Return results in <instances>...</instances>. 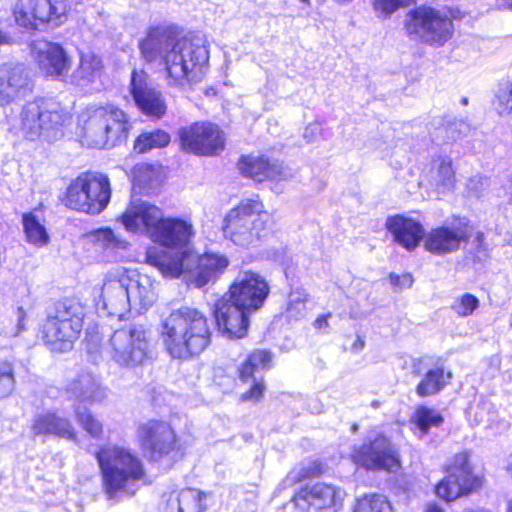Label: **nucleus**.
Listing matches in <instances>:
<instances>
[{"label":"nucleus","mask_w":512,"mask_h":512,"mask_svg":"<svg viewBox=\"0 0 512 512\" xmlns=\"http://www.w3.org/2000/svg\"><path fill=\"white\" fill-rule=\"evenodd\" d=\"M142 57L147 62L164 65L170 86L184 88L197 83L209 60L207 41L201 36L179 38L167 26L151 27L139 44Z\"/></svg>","instance_id":"nucleus-1"},{"label":"nucleus","mask_w":512,"mask_h":512,"mask_svg":"<svg viewBox=\"0 0 512 512\" xmlns=\"http://www.w3.org/2000/svg\"><path fill=\"white\" fill-rule=\"evenodd\" d=\"M270 292L266 279L257 272L240 271L222 297L213 305L219 331L230 339L247 334L249 316L260 309Z\"/></svg>","instance_id":"nucleus-2"},{"label":"nucleus","mask_w":512,"mask_h":512,"mask_svg":"<svg viewBox=\"0 0 512 512\" xmlns=\"http://www.w3.org/2000/svg\"><path fill=\"white\" fill-rule=\"evenodd\" d=\"M126 230L145 234L152 242L169 249L162 252L173 258L189 257L195 235L190 221L178 217H163L161 209L146 202L132 203L122 215ZM161 251V249H159Z\"/></svg>","instance_id":"nucleus-3"},{"label":"nucleus","mask_w":512,"mask_h":512,"mask_svg":"<svg viewBox=\"0 0 512 512\" xmlns=\"http://www.w3.org/2000/svg\"><path fill=\"white\" fill-rule=\"evenodd\" d=\"M95 457L101 472L102 489L108 500L118 501L133 496L145 484L144 464L132 449L107 445L101 447Z\"/></svg>","instance_id":"nucleus-4"},{"label":"nucleus","mask_w":512,"mask_h":512,"mask_svg":"<svg viewBox=\"0 0 512 512\" xmlns=\"http://www.w3.org/2000/svg\"><path fill=\"white\" fill-rule=\"evenodd\" d=\"M210 335L206 316L192 307L171 311L161 323L163 345L175 359L185 360L199 355L209 345Z\"/></svg>","instance_id":"nucleus-5"},{"label":"nucleus","mask_w":512,"mask_h":512,"mask_svg":"<svg viewBox=\"0 0 512 512\" xmlns=\"http://www.w3.org/2000/svg\"><path fill=\"white\" fill-rule=\"evenodd\" d=\"M146 262L167 278H177L183 274L187 284L197 288L216 281L229 265L228 258L222 254L205 253L198 256L191 250L189 259L188 256L178 259L155 246L147 248Z\"/></svg>","instance_id":"nucleus-6"},{"label":"nucleus","mask_w":512,"mask_h":512,"mask_svg":"<svg viewBox=\"0 0 512 512\" xmlns=\"http://www.w3.org/2000/svg\"><path fill=\"white\" fill-rule=\"evenodd\" d=\"M126 113L115 105L88 106L78 116L77 134L88 147L109 148L127 138Z\"/></svg>","instance_id":"nucleus-7"},{"label":"nucleus","mask_w":512,"mask_h":512,"mask_svg":"<svg viewBox=\"0 0 512 512\" xmlns=\"http://www.w3.org/2000/svg\"><path fill=\"white\" fill-rule=\"evenodd\" d=\"M70 118L59 102L38 98L23 105L17 127L28 140L53 142L62 136V129Z\"/></svg>","instance_id":"nucleus-8"},{"label":"nucleus","mask_w":512,"mask_h":512,"mask_svg":"<svg viewBox=\"0 0 512 512\" xmlns=\"http://www.w3.org/2000/svg\"><path fill=\"white\" fill-rule=\"evenodd\" d=\"M269 218L258 197L243 199L225 215L223 234L236 245H253L264 236Z\"/></svg>","instance_id":"nucleus-9"},{"label":"nucleus","mask_w":512,"mask_h":512,"mask_svg":"<svg viewBox=\"0 0 512 512\" xmlns=\"http://www.w3.org/2000/svg\"><path fill=\"white\" fill-rule=\"evenodd\" d=\"M84 307L75 300L58 302L42 326V338L51 350L66 351L83 326Z\"/></svg>","instance_id":"nucleus-10"},{"label":"nucleus","mask_w":512,"mask_h":512,"mask_svg":"<svg viewBox=\"0 0 512 512\" xmlns=\"http://www.w3.org/2000/svg\"><path fill=\"white\" fill-rule=\"evenodd\" d=\"M404 29L411 40L441 47L452 38L454 25L445 12L422 5L407 12Z\"/></svg>","instance_id":"nucleus-11"},{"label":"nucleus","mask_w":512,"mask_h":512,"mask_svg":"<svg viewBox=\"0 0 512 512\" xmlns=\"http://www.w3.org/2000/svg\"><path fill=\"white\" fill-rule=\"evenodd\" d=\"M111 198L110 182L98 172H83L68 186L64 203L67 207L87 214H99Z\"/></svg>","instance_id":"nucleus-12"},{"label":"nucleus","mask_w":512,"mask_h":512,"mask_svg":"<svg viewBox=\"0 0 512 512\" xmlns=\"http://www.w3.org/2000/svg\"><path fill=\"white\" fill-rule=\"evenodd\" d=\"M67 0H17L13 15L16 23L26 29L46 30L66 21Z\"/></svg>","instance_id":"nucleus-13"},{"label":"nucleus","mask_w":512,"mask_h":512,"mask_svg":"<svg viewBox=\"0 0 512 512\" xmlns=\"http://www.w3.org/2000/svg\"><path fill=\"white\" fill-rule=\"evenodd\" d=\"M111 357L120 365L136 366L148 356L149 342L142 326L116 330L110 339Z\"/></svg>","instance_id":"nucleus-14"},{"label":"nucleus","mask_w":512,"mask_h":512,"mask_svg":"<svg viewBox=\"0 0 512 512\" xmlns=\"http://www.w3.org/2000/svg\"><path fill=\"white\" fill-rule=\"evenodd\" d=\"M178 136L183 150L198 155H217L225 147L224 132L210 122H196L182 127Z\"/></svg>","instance_id":"nucleus-15"},{"label":"nucleus","mask_w":512,"mask_h":512,"mask_svg":"<svg viewBox=\"0 0 512 512\" xmlns=\"http://www.w3.org/2000/svg\"><path fill=\"white\" fill-rule=\"evenodd\" d=\"M481 485L482 478L472 473L468 455L461 453L454 457L447 477L436 486V493L446 501H453L477 490Z\"/></svg>","instance_id":"nucleus-16"},{"label":"nucleus","mask_w":512,"mask_h":512,"mask_svg":"<svg viewBox=\"0 0 512 512\" xmlns=\"http://www.w3.org/2000/svg\"><path fill=\"white\" fill-rule=\"evenodd\" d=\"M127 282L126 271L105 277L96 301V307L101 314L122 319L132 309Z\"/></svg>","instance_id":"nucleus-17"},{"label":"nucleus","mask_w":512,"mask_h":512,"mask_svg":"<svg viewBox=\"0 0 512 512\" xmlns=\"http://www.w3.org/2000/svg\"><path fill=\"white\" fill-rule=\"evenodd\" d=\"M31 56L40 73L54 80H65L72 67V59L66 50L60 44L44 39L32 42Z\"/></svg>","instance_id":"nucleus-18"},{"label":"nucleus","mask_w":512,"mask_h":512,"mask_svg":"<svg viewBox=\"0 0 512 512\" xmlns=\"http://www.w3.org/2000/svg\"><path fill=\"white\" fill-rule=\"evenodd\" d=\"M471 230L466 218L431 229L424 234V247L435 255H445L460 249L462 243L468 242Z\"/></svg>","instance_id":"nucleus-19"},{"label":"nucleus","mask_w":512,"mask_h":512,"mask_svg":"<svg viewBox=\"0 0 512 512\" xmlns=\"http://www.w3.org/2000/svg\"><path fill=\"white\" fill-rule=\"evenodd\" d=\"M353 459L355 463L371 470L391 472L399 467V457L395 447L381 435L355 449Z\"/></svg>","instance_id":"nucleus-20"},{"label":"nucleus","mask_w":512,"mask_h":512,"mask_svg":"<svg viewBox=\"0 0 512 512\" xmlns=\"http://www.w3.org/2000/svg\"><path fill=\"white\" fill-rule=\"evenodd\" d=\"M345 492L335 486L316 483L301 489L294 497L293 503L302 510L312 506L319 512H339Z\"/></svg>","instance_id":"nucleus-21"},{"label":"nucleus","mask_w":512,"mask_h":512,"mask_svg":"<svg viewBox=\"0 0 512 512\" xmlns=\"http://www.w3.org/2000/svg\"><path fill=\"white\" fill-rule=\"evenodd\" d=\"M130 93L139 110L147 116L160 118L166 112L162 93L149 81L143 70H134L131 76Z\"/></svg>","instance_id":"nucleus-22"},{"label":"nucleus","mask_w":512,"mask_h":512,"mask_svg":"<svg viewBox=\"0 0 512 512\" xmlns=\"http://www.w3.org/2000/svg\"><path fill=\"white\" fill-rule=\"evenodd\" d=\"M138 438L143 449L157 460L168 455L175 447V434L164 422L150 421L138 429Z\"/></svg>","instance_id":"nucleus-23"},{"label":"nucleus","mask_w":512,"mask_h":512,"mask_svg":"<svg viewBox=\"0 0 512 512\" xmlns=\"http://www.w3.org/2000/svg\"><path fill=\"white\" fill-rule=\"evenodd\" d=\"M239 169L245 176L257 181H285L292 178L290 169L278 163H270L268 159L258 156H246L239 162Z\"/></svg>","instance_id":"nucleus-24"},{"label":"nucleus","mask_w":512,"mask_h":512,"mask_svg":"<svg viewBox=\"0 0 512 512\" xmlns=\"http://www.w3.org/2000/svg\"><path fill=\"white\" fill-rule=\"evenodd\" d=\"M272 362V355L266 350H257L249 355L240 368V379L246 383H252L249 391L242 395L243 400L258 401L262 395L264 386L255 376L263 370L269 369Z\"/></svg>","instance_id":"nucleus-25"},{"label":"nucleus","mask_w":512,"mask_h":512,"mask_svg":"<svg viewBox=\"0 0 512 512\" xmlns=\"http://www.w3.org/2000/svg\"><path fill=\"white\" fill-rule=\"evenodd\" d=\"M86 242L90 249L102 260L107 262L117 261L120 250H125L128 242L116 235L108 227L99 228L86 235Z\"/></svg>","instance_id":"nucleus-26"},{"label":"nucleus","mask_w":512,"mask_h":512,"mask_svg":"<svg viewBox=\"0 0 512 512\" xmlns=\"http://www.w3.org/2000/svg\"><path fill=\"white\" fill-rule=\"evenodd\" d=\"M385 226L395 242L407 250H414L424 237L421 223L403 215L388 217Z\"/></svg>","instance_id":"nucleus-27"},{"label":"nucleus","mask_w":512,"mask_h":512,"mask_svg":"<svg viewBox=\"0 0 512 512\" xmlns=\"http://www.w3.org/2000/svg\"><path fill=\"white\" fill-rule=\"evenodd\" d=\"M28 71L23 64L0 66V104L13 101L28 83Z\"/></svg>","instance_id":"nucleus-28"},{"label":"nucleus","mask_w":512,"mask_h":512,"mask_svg":"<svg viewBox=\"0 0 512 512\" xmlns=\"http://www.w3.org/2000/svg\"><path fill=\"white\" fill-rule=\"evenodd\" d=\"M35 436H56L64 439H74L75 430L71 422L57 412L45 411L35 416L32 424Z\"/></svg>","instance_id":"nucleus-29"},{"label":"nucleus","mask_w":512,"mask_h":512,"mask_svg":"<svg viewBox=\"0 0 512 512\" xmlns=\"http://www.w3.org/2000/svg\"><path fill=\"white\" fill-rule=\"evenodd\" d=\"M68 392L81 404L102 403L107 397L106 388L102 387L97 377L91 373H81L68 385Z\"/></svg>","instance_id":"nucleus-30"},{"label":"nucleus","mask_w":512,"mask_h":512,"mask_svg":"<svg viewBox=\"0 0 512 512\" xmlns=\"http://www.w3.org/2000/svg\"><path fill=\"white\" fill-rule=\"evenodd\" d=\"M127 281L132 309L140 313L142 310L152 306L156 301L155 287L152 279L147 275L132 271L127 272Z\"/></svg>","instance_id":"nucleus-31"},{"label":"nucleus","mask_w":512,"mask_h":512,"mask_svg":"<svg viewBox=\"0 0 512 512\" xmlns=\"http://www.w3.org/2000/svg\"><path fill=\"white\" fill-rule=\"evenodd\" d=\"M25 240L30 245L42 248L50 243V235L45 227L44 219L37 210L22 215Z\"/></svg>","instance_id":"nucleus-32"},{"label":"nucleus","mask_w":512,"mask_h":512,"mask_svg":"<svg viewBox=\"0 0 512 512\" xmlns=\"http://www.w3.org/2000/svg\"><path fill=\"white\" fill-rule=\"evenodd\" d=\"M430 181L441 193L454 188L455 173L452 161L447 156H438L433 159L430 170Z\"/></svg>","instance_id":"nucleus-33"},{"label":"nucleus","mask_w":512,"mask_h":512,"mask_svg":"<svg viewBox=\"0 0 512 512\" xmlns=\"http://www.w3.org/2000/svg\"><path fill=\"white\" fill-rule=\"evenodd\" d=\"M444 419L435 409L426 406H419L411 417V425L414 434L419 438H424L432 428L442 425Z\"/></svg>","instance_id":"nucleus-34"},{"label":"nucleus","mask_w":512,"mask_h":512,"mask_svg":"<svg viewBox=\"0 0 512 512\" xmlns=\"http://www.w3.org/2000/svg\"><path fill=\"white\" fill-rule=\"evenodd\" d=\"M204 494L193 488L182 489L175 499H169L168 506L177 512H201L203 510Z\"/></svg>","instance_id":"nucleus-35"},{"label":"nucleus","mask_w":512,"mask_h":512,"mask_svg":"<svg viewBox=\"0 0 512 512\" xmlns=\"http://www.w3.org/2000/svg\"><path fill=\"white\" fill-rule=\"evenodd\" d=\"M100 69L101 60L99 57L92 53L82 54L80 64L72 75L73 82L78 85L90 83L99 74Z\"/></svg>","instance_id":"nucleus-36"},{"label":"nucleus","mask_w":512,"mask_h":512,"mask_svg":"<svg viewBox=\"0 0 512 512\" xmlns=\"http://www.w3.org/2000/svg\"><path fill=\"white\" fill-rule=\"evenodd\" d=\"M444 371L441 368L429 370L420 381L416 392L421 397L431 396L438 393L446 385Z\"/></svg>","instance_id":"nucleus-37"},{"label":"nucleus","mask_w":512,"mask_h":512,"mask_svg":"<svg viewBox=\"0 0 512 512\" xmlns=\"http://www.w3.org/2000/svg\"><path fill=\"white\" fill-rule=\"evenodd\" d=\"M170 142V136L163 130L145 132L138 136L134 143V149L139 153H145L153 148H161Z\"/></svg>","instance_id":"nucleus-38"},{"label":"nucleus","mask_w":512,"mask_h":512,"mask_svg":"<svg viewBox=\"0 0 512 512\" xmlns=\"http://www.w3.org/2000/svg\"><path fill=\"white\" fill-rule=\"evenodd\" d=\"M353 512H393V509L385 496L369 494L357 500Z\"/></svg>","instance_id":"nucleus-39"},{"label":"nucleus","mask_w":512,"mask_h":512,"mask_svg":"<svg viewBox=\"0 0 512 512\" xmlns=\"http://www.w3.org/2000/svg\"><path fill=\"white\" fill-rule=\"evenodd\" d=\"M77 421L81 427L92 437L99 438L103 432L102 423L94 417L85 407L77 405L75 407Z\"/></svg>","instance_id":"nucleus-40"},{"label":"nucleus","mask_w":512,"mask_h":512,"mask_svg":"<svg viewBox=\"0 0 512 512\" xmlns=\"http://www.w3.org/2000/svg\"><path fill=\"white\" fill-rule=\"evenodd\" d=\"M494 105L501 115L512 113V81L499 85Z\"/></svg>","instance_id":"nucleus-41"},{"label":"nucleus","mask_w":512,"mask_h":512,"mask_svg":"<svg viewBox=\"0 0 512 512\" xmlns=\"http://www.w3.org/2000/svg\"><path fill=\"white\" fill-rule=\"evenodd\" d=\"M414 0H374L373 9L378 17L387 18L400 7L413 3Z\"/></svg>","instance_id":"nucleus-42"},{"label":"nucleus","mask_w":512,"mask_h":512,"mask_svg":"<svg viewBox=\"0 0 512 512\" xmlns=\"http://www.w3.org/2000/svg\"><path fill=\"white\" fill-rule=\"evenodd\" d=\"M478 305L479 300L474 295L466 293L454 301L452 309L459 316H468L474 312Z\"/></svg>","instance_id":"nucleus-43"},{"label":"nucleus","mask_w":512,"mask_h":512,"mask_svg":"<svg viewBox=\"0 0 512 512\" xmlns=\"http://www.w3.org/2000/svg\"><path fill=\"white\" fill-rule=\"evenodd\" d=\"M14 389V377L8 362L0 363V398L7 397Z\"/></svg>","instance_id":"nucleus-44"},{"label":"nucleus","mask_w":512,"mask_h":512,"mask_svg":"<svg viewBox=\"0 0 512 512\" xmlns=\"http://www.w3.org/2000/svg\"><path fill=\"white\" fill-rule=\"evenodd\" d=\"M287 311L291 316H300L305 311V300L299 292H293L289 296Z\"/></svg>","instance_id":"nucleus-45"},{"label":"nucleus","mask_w":512,"mask_h":512,"mask_svg":"<svg viewBox=\"0 0 512 512\" xmlns=\"http://www.w3.org/2000/svg\"><path fill=\"white\" fill-rule=\"evenodd\" d=\"M322 125L319 122H313L306 126L303 137L308 143L317 141L322 135Z\"/></svg>","instance_id":"nucleus-46"},{"label":"nucleus","mask_w":512,"mask_h":512,"mask_svg":"<svg viewBox=\"0 0 512 512\" xmlns=\"http://www.w3.org/2000/svg\"><path fill=\"white\" fill-rule=\"evenodd\" d=\"M484 178L480 175L471 177L466 186L468 192L473 196H479L481 188L484 186Z\"/></svg>","instance_id":"nucleus-47"},{"label":"nucleus","mask_w":512,"mask_h":512,"mask_svg":"<svg viewBox=\"0 0 512 512\" xmlns=\"http://www.w3.org/2000/svg\"><path fill=\"white\" fill-rule=\"evenodd\" d=\"M15 317L17 321L16 335L26 329V312L22 307H18L15 311Z\"/></svg>","instance_id":"nucleus-48"},{"label":"nucleus","mask_w":512,"mask_h":512,"mask_svg":"<svg viewBox=\"0 0 512 512\" xmlns=\"http://www.w3.org/2000/svg\"><path fill=\"white\" fill-rule=\"evenodd\" d=\"M330 317V314H323L316 318L314 322V326L318 330H326L329 326L328 318Z\"/></svg>","instance_id":"nucleus-49"},{"label":"nucleus","mask_w":512,"mask_h":512,"mask_svg":"<svg viewBox=\"0 0 512 512\" xmlns=\"http://www.w3.org/2000/svg\"><path fill=\"white\" fill-rule=\"evenodd\" d=\"M458 126L464 127L465 130L468 128L467 125L463 122H454V123L450 124L449 125L450 135L448 136V139L455 140L458 137V135L456 134V129L458 128Z\"/></svg>","instance_id":"nucleus-50"},{"label":"nucleus","mask_w":512,"mask_h":512,"mask_svg":"<svg viewBox=\"0 0 512 512\" xmlns=\"http://www.w3.org/2000/svg\"><path fill=\"white\" fill-rule=\"evenodd\" d=\"M255 506L252 502L246 501L245 503L239 505L238 509L235 512H254Z\"/></svg>","instance_id":"nucleus-51"},{"label":"nucleus","mask_w":512,"mask_h":512,"mask_svg":"<svg viewBox=\"0 0 512 512\" xmlns=\"http://www.w3.org/2000/svg\"><path fill=\"white\" fill-rule=\"evenodd\" d=\"M506 472L508 475L512 478V453L508 455L506 459V466H505Z\"/></svg>","instance_id":"nucleus-52"},{"label":"nucleus","mask_w":512,"mask_h":512,"mask_svg":"<svg viewBox=\"0 0 512 512\" xmlns=\"http://www.w3.org/2000/svg\"><path fill=\"white\" fill-rule=\"evenodd\" d=\"M10 43V37L7 33L0 30V45L2 44H9Z\"/></svg>","instance_id":"nucleus-53"},{"label":"nucleus","mask_w":512,"mask_h":512,"mask_svg":"<svg viewBox=\"0 0 512 512\" xmlns=\"http://www.w3.org/2000/svg\"><path fill=\"white\" fill-rule=\"evenodd\" d=\"M364 347V341L361 339V337H358L355 343L353 344V349L358 351L363 349Z\"/></svg>","instance_id":"nucleus-54"},{"label":"nucleus","mask_w":512,"mask_h":512,"mask_svg":"<svg viewBox=\"0 0 512 512\" xmlns=\"http://www.w3.org/2000/svg\"><path fill=\"white\" fill-rule=\"evenodd\" d=\"M426 512H444L443 509L436 504H430L426 508Z\"/></svg>","instance_id":"nucleus-55"},{"label":"nucleus","mask_w":512,"mask_h":512,"mask_svg":"<svg viewBox=\"0 0 512 512\" xmlns=\"http://www.w3.org/2000/svg\"><path fill=\"white\" fill-rule=\"evenodd\" d=\"M501 6L512 9V0H499Z\"/></svg>","instance_id":"nucleus-56"},{"label":"nucleus","mask_w":512,"mask_h":512,"mask_svg":"<svg viewBox=\"0 0 512 512\" xmlns=\"http://www.w3.org/2000/svg\"><path fill=\"white\" fill-rule=\"evenodd\" d=\"M338 5H347L351 3L353 0H333Z\"/></svg>","instance_id":"nucleus-57"},{"label":"nucleus","mask_w":512,"mask_h":512,"mask_svg":"<svg viewBox=\"0 0 512 512\" xmlns=\"http://www.w3.org/2000/svg\"><path fill=\"white\" fill-rule=\"evenodd\" d=\"M404 280L405 282L407 283L408 286H410L412 284V279L409 275L407 276H404Z\"/></svg>","instance_id":"nucleus-58"},{"label":"nucleus","mask_w":512,"mask_h":512,"mask_svg":"<svg viewBox=\"0 0 512 512\" xmlns=\"http://www.w3.org/2000/svg\"><path fill=\"white\" fill-rule=\"evenodd\" d=\"M467 512H488V511L481 509V508H477V509H469V510H467Z\"/></svg>","instance_id":"nucleus-59"},{"label":"nucleus","mask_w":512,"mask_h":512,"mask_svg":"<svg viewBox=\"0 0 512 512\" xmlns=\"http://www.w3.org/2000/svg\"><path fill=\"white\" fill-rule=\"evenodd\" d=\"M507 512H512V499L508 503Z\"/></svg>","instance_id":"nucleus-60"},{"label":"nucleus","mask_w":512,"mask_h":512,"mask_svg":"<svg viewBox=\"0 0 512 512\" xmlns=\"http://www.w3.org/2000/svg\"><path fill=\"white\" fill-rule=\"evenodd\" d=\"M396 279L398 280L399 278L398 277H393V276L391 277V280H392L393 284H395V285L397 284L396 281H395Z\"/></svg>","instance_id":"nucleus-61"},{"label":"nucleus","mask_w":512,"mask_h":512,"mask_svg":"<svg viewBox=\"0 0 512 512\" xmlns=\"http://www.w3.org/2000/svg\"><path fill=\"white\" fill-rule=\"evenodd\" d=\"M300 1L303 2V3H306L308 5L310 4V0H300Z\"/></svg>","instance_id":"nucleus-62"}]
</instances>
